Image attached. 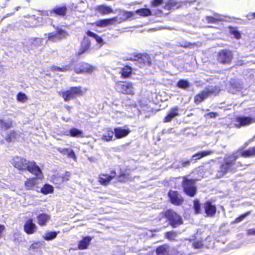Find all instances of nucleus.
<instances>
[{
	"label": "nucleus",
	"mask_w": 255,
	"mask_h": 255,
	"mask_svg": "<svg viewBox=\"0 0 255 255\" xmlns=\"http://www.w3.org/2000/svg\"><path fill=\"white\" fill-rule=\"evenodd\" d=\"M12 164L19 170H27L32 174L37 176L38 178L41 177L40 169L33 161H28L24 158L17 156L13 158Z\"/></svg>",
	"instance_id": "f257e3e1"
},
{
	"label": "nucleus",
	"mask_w": 255,
	"mask_h": 255,
	"mask_svg": "<svg viewBox=\"0 0 255 255\" xmlns=\"http://www.w3.org/2000/svg\"><path fill=\"white\" fill-rule=\"evenodd\" d=\"M161 217H165L169 222V224L173 227L176 228L183 223L180 216L171 210H168L164 213L160 214Z\"/></svg>",
	"instance_id": "f03ea898"
},
{
	"label": "nucleus",
	"mask_w": 255,
	"mask_h": 255,
	"mask_svg": "<svg viewBox=\"0 0 255 255\" xmlns=\"http://www.w3.org/2000/svg\"><path fill=\"white\" fill-rule=\"evenodd\" d=\"M127 60L136 62V64L141 67L143 65H149L150 60L149 55L147 54H134L127 57Z\"/></svg>",
	"instance_id": "7ed1b4c3"
},
{
	"label": "nucleus",
	"mask_w": 255,
	"mask_h": 255,
	"mask_svg": "<svg viewBox=\"0 0 255 255\" xmlns=\"http://www.w3.org/2000/svg\"><path fill=\"white\" fill-rule=\"evenodd\" d=\"M233 59V54L229 50L224 49L220 51L217 55V60L223 64H229Z\"/></svg>",
	"instance_id": "20e7f679"
},
{
	"label": "nucleus",
	"mask_w": 255,
	"mask_h": 255,
	"mask_svg": "<svg viewBox=\"0 0 255 255\" xmlns=\"http://www.w3.org/2000/svg\"><path fill=\"white\" fill-rule=\"evenodd\" d=\"M219 90L216 87H211L206 89L194 97V101L196 104L202 102L205 99L211 95H216Z\"/></svg>",
	"instance_id": "39448f33"
},
{
	"label": "nucleus",
	"mask_w": 255,
	"mask_h": 255,
	"mask_svg": "<svg viewBox=\"0 0 255 255\" xmlns=\"http://www.w3.org/2000/svg\"><path fill=\"white\" fill-rule=\"evenodd\" d=\"M195 182V180L188 179L186 177L183 178V187L184 191L188 195L191 197L194 196L196 193Z\"/></svg>",
	"instance_id": "423d86ee"
},
{
	"label": "nucleus",
	"mask_w": 255,
	"mask_h": 255,
	"mask_svg": "<svg viewBox=\"0 0 255 255\" xmlns=\"http://www.w3.org/2000/svg\"><path fill=\"white\" fill-rule=\"evenodd\" d=\"M117 89L124 94L133 95L134 89L130 83L120 82L117 84Z\"/></svg>",
	"instance_id": "0eeeda50"
},
{
	"label": "nucleus",
	"mask_w": 255,
	"mask_h": 255,
	"mask_svg": "<svg viewBox=\"0 0 255 255\" xmlns=\"http://www.w3.org/2000/svg\"><path fill=\"white\" fill-rule=\"evenodd\" d=\"M48 40L52 42H56L59 40L66 38L68 35L66 31L61 29H57L56 33L53 34L52 33L47 34Z\"/></svg>",
	"instance_id": "6e6552de"
},
{
	"label": "nucleus",
	"mask_w": 255,
	"mask_h": 255,
	"mask_svg": "<svg viewBox=\"0 0 255 255\" xmlns=\"http://www.w3.org/2000/svg\"><path fill=\"white\" fill-rule=\"evenodd\" d=\"M255 122V119L251 117H242L237 118L235 125L238 128L249 125Z\"/></svg>",
	"instance_id": "1a4fd4ad"
},
{
	"label": "nucleus",
	"mask_w": 255,
	"mask_h": 255,
	"mask_svg": "<svg viewBox=\"0 0 255 255\" xmlns=\"http://www.w3.org/2000/svg\"><path fill=\"white\" fill-rule=\"evenodd\" d=\"M168 196L171 202L175 205H180L183 202V199L181 195L177 191H170L168 193Z\"/></svg>",
	"instance_id": "9d476101"
},
{
	"label": "nucleus",
	"mask_w": 255,
	"mask_h": 255,
	"mask_svg": "<svg viewBox=\"0 0 255 255\" xmlns=\"http://www.w3.org/2000/svg\"><path fill=\"white\" fill-rule=\"evenodd\" d=\"M234 160H235V159L233 160L227 161L225 164H223L221 166L220 169L217 173V177L220 178L225 174V173L234 165Z\"/></svg>",
	"instance_id": "9b49d317"
},
{
	"label": "nucleus",
	"mask_w": 255,
	"mask_h": 255,
	"mask_svg": "<svg viewBox=\"0 0 255 255\" xmlns=\"http://www.w3.org/2000/svg\"><path fill=\"white\" fill-rule=\"evenodd\" d=\"M37 229V226L33 223L32 219H29L25 222L24 226V231L27 234H33Z\"/></svg>",
	"instance_id": "f8f14e48"
},
{
	"label": "nucleus",
	"mask_w": 255,
	"mask_h": 255,
	"mask_svg": "<svg viewBox=\"0 0 255 255\" xmlns=\"http://www.w3.org/2000/svg\"><path fill=\"white\" fill-rule=\"evenodd\" d=\"M116 173L115 171H113L111 175L101 174L99 178V182L103 185H107L116 176Z\"/></svg>",
	"instance_id": "ddd939ff"
},
{
	"label": "nucleus",
	"mask_w": 255,
	"mask_h": 255,
	"mask_svg": "<svg viewBox=\"0 0 255 255\" xmlns=\"http://www.w3.org/2000/svg\"><path fill=\"white\" fill-rule=\"evenodd\" d=\"M130 131L128 128H117L114 129L115 135L117 138H121L126 136L129 133Z\"/></svg>",
	"instance_id": "4468645a"
},
{
	"label": "nucleus",
	"mask_w": 255,
	"mask_h": 255,
	"mask_svg": "<svg viewBox=\"0 0 255 255\" xmlns=\"http://www.w3.org/2000/svg\"><path fill=\"white\" fill-rule=\"evenodd\" d=\"M93 237L91 236L83 237L78 243V249L81 250L87 249Z\"/></svg>",
	"instance_id": "2eb2a0df"
},
{
	"label": "nucleus",
	"mask_w": 255,
	"mask_h": 255,
	"mask_svg": "<svg viewBox=\"0 0 255 255\" xmlns=\"http://www.w3.org/2000/svg\"><path fill=\"white\" fill-rule=\"evenodd\" d=\"M38 179L37 178H29L27 179L24 182L25 188L27 190H33L37 187Z\"/></svg>",
	"instance_id": "dca6fc26"
},
{
	"label": "nucleus",
	"mask_w": 255,
	"mask_h": 255,
	"mask_svg": "<svg viewBox=\"0 0 255 255\" xmlns=\"http://www.w3.org/2000/svg\"><path fill=\"white\" fill-rule=\"evenodd\" d=\"M94 70V68L87 63L83 64L81 68H75V72L76 73H91Z\"/></svg>",
	"instance_id": "f3484780"
},
{
	"label": "nucleus",
	"mask_w": 255,
	"mask_h": 255,
	"mask_svg": "<svg viewBox=\"0 0 255 255\" xmlns=\"http://www.w3.org/2000/svg\"><path fill=\"white\" fill-rule=\"evenodd\" d=\"M117 21H118V18L115 17L111 19H105L99 20L97 22V25L99 26L104 27L109 25H113Z\"/></svg>",
	"instance_id": "a211bd4d"
},
{
	"label": "nucleus",
	"mask_w": 255,
	"mask_h": 255,
	"mask_svg": "<svg viewBox=\"0 0 255 255\" xmlns=\"http://www.w3.org/2000/svg\"><path fill=\"white\" fill-rule=\"evenodd\" d=\"M204 207L205 212L208 215L212 216L216 213V208L215 206L209 201H207L204 204Z\"/></svg>",
	"instance_id": "6ab92c4d"
},
{
	"label": "nucleus",
	"mask_w": 255,
	"mask_h": 255,
	"mask_svg": "<svg viewBox=\"0 0 255 255\" xmlns=\"http://www.w3.org/2000/svg\"><path fill=\"white\" fill-rule=\"evenodd\" d=\"M90 39L88 37H84L82 42L81 47L78 52V54L81 55L86 52L90 47Z\"/></svg>",
	"instance_id": "aec40b11"
},
{
	"label": "nucleus",
	"mask_w": 255,
	"mask_h": 255,
	"mask_svg": "<svg viewBox=\"0 0 255 255\" xmlns=\"http://www.w3.org/2000/svg\"><path fill=\"white\" fill-rule=\"evenodd\" d=\"M179 109L178 107L174 108L170 111L168 114L166 116L164 119V122H170L172 120L179 115L178 114Z\"/></svg>",
	"instance_id": "412c9836"
},
{
	"label": "nucleus",
	"mask_w": 255,
	"mask_h": 255,
	"mask_svg": "<svg viewBox=\"0 0 255 255\" xmlns=\"http://www.w3.org/2000/svg\"><path fill=\"white\" fill-rule=\"evenodd\" d=\"M157 255H168L170 253V247L167 244L159 246L156 250Z\"/></svg>",
	"instance_id": "4be33fe9"
},
{
	"label": "nucleus",
	"mask_w": 255,
	"mask_h": 255,
	"mask_svg": "<svg viewBox=\"0 0 255 255\" xmlns=\"http://www.w3.org/2000/svg\"><path fill=\"white\" fill-rule=\"evenodd\" d=\"M57 149L60 153L64 155H67L68 157L72 158L74 160L76 158V155L73 150L61 147H57Z\"/></svg>",
	"instance_id": "5701e85b"
},
{
	"label": "nucleus",
	"mask_w": 255,
	"mask_h": 255,
	"mask_svg": "<svg viewBox=\"0 0 255 255\" xmlns=\"http://www.w3.org/2000/svg\"><path fill=\"white\" fill-rule=\"evenodd\" d=\"M50 217L46 214H41L37 216L38 224L40 226L46 225L47 221L50 220Z\"/></svg>",
	"instance_id": "b1692460"
},
{
	"label": "nucleus",
	"mask_w": 255,
	"mask_h": 255,
	"mask_svg": "<svg viewBox=\"0 0 255 255\" xmlns=\"http://www.w3.org/2000/svg\"><path fill=\"white\" fill-rule=\"evenodd\" d=\"M97 10L98 12L103 14H107L113 12L112 8L109 6L101 5L98 7Z\"/></svg>",
	"instance_id": "393cba45"
},
{
	"label": "nucleus",
	"mask_w": 255,
	"mask_h": 255,
	"mask_svg": "<svg viewBox=\"0 0 255 255\" xmlns=\"http://www.w3.org/2000/svg\"><path fill=\"white\" fill-rule=\"evenodd\" d=\"M120 15L121 16L118 20L119 22H121L123 21L126 20L128 18H129L134 15L133 12L122 11L120 13Z\"/></svg>",
	"instance_id": "a878e982"
},
{
	"label": "nucleus",
	"mask_w": 255,
	"mask_h": 255,
	"mask_svg": "<svg viewBox=\"0 0 255 255\" xmlns=\"http://www.w3.org/2000/svg\"><path fill=\"white\" fill-rule=\"evenodd\" d=\"M213 153V151L212 150H207V151H203L201 152H199L197 153L194 154L192 158L194 160H197L201 158L202 157L211 155Z\"/></svg>",
	"instance_id": "bb28decb"
},
{
	"label": "nucleus",
	"mask_w": 255,
	"mask_h": 255,
	"mask_svg": "<svg viewBox=\"0 0 255 255\" xmlns=\"http://www.w3.org/2000/svg\"><path fill=\"white\" fill-rule=\"evenodd\" d=\"M60 16H64L67 12V7L65 6L55 7L51 11Z\"/></svg>",
	"instance_id": "cd10ccee"
},
{
	"label": "nucleus",
	"mask_w": 255,
	"mask_h": 255,
	"mask_svg": "<svg viewBox=\"0 0 255 255\" xmlns=\"http://www.w3.org/2000/svg\"><path fill=\"white\" fill-rule=\"evenodd\" d=\"M214 15L216 16L215 17L209 16H206V19L209 23H215L218 21L225 20V19L221 17V16L219 14L215 13Z\"/></svg>",
	"instance_id": "c85d7f7f"
},
{
	"label": "nucleus",
	"mask_w": 255,
	"mask_h": 255,
	"mask_svg": "<svg viewBox=\"0 0 255 255\" xmlns=\"http://www.w3.org/2000/svg\"><path fill=\"white\" fill-rule=\"evenodd\" d=\"M58 233L59 232H56L48 231L46 232L44 235H42V238L46 241H50L55 239Z\"/></svg>",
	"instance_id": "c756f323"
},
{
	"label": "nucleus",
	"mask_w": 255,
	"mask_h": 255,
	"mask_svg": "<svg viewBox=\"0 0 255 255\" xmlns=\"http://www.w3.org/2000/svg\"><path fill=\"white\" fill-rule=\"evenodd\" d=\"M41 192L44 194H48L53 193L54 189L53 187L48 184H45L41 188Z\"/></svg>",
	"instance_id": "7c9ffc66"
},
{
	"label": "nucleus",
	"mask_w": 255,
	"mask_h": 255,
	"mask_svg": "<svg viewBox=\"0 0 255 255\" xmlns=\"http://www.w3.org/2000/svg\"><path fill=\"white\" fill-rule=\"evenodd\" d=\"M131 70L132 69L130 67L126 66L122 69L120 73L123 77L128 78L131 75Z\"/></svg>",
	"instance_id": "2f4dec72"
},
{
	"label": "nucleus",
	"mask_w": 255,
	"mask_h": 255,
	"mask_svg": "<svg viewBox=\"0 0 255 255\" xmlns=\"http://www.w3.org/2000/svg\"><path fill=\"white\" fill-rule=\"evenodd\" d=\"M165 237L170 241H175L178 233L174 231L167 232L164 233Z\"/></svg>",
	"instance_id": "473e14b6"
},
{
	"label": "nucleus",
	"mask_w": 255,
	"mask_h": 255,
	"mask_svg": "<svg viewBox=\"0 0 255 255\" xmlns=\"http://www.w3.org/2000/svg\"><path fill=\"white\" fill-rule=\"evenodd\" d=\"M114 134L115 132L111 129H109L107 130V133L103 135L102 138L106 141H111L112 140Z\"/></svg>",
	"instance_id": "72a5a7b5"
},
{
	"label": "nucleus",
	"mask_w": 255,
	"mask_h": 255,
	"mask_svg": "<svg viewBox=\"0 0 255 255\" xmlns=\"http://www.w3.org/2000/svg\"><path fill=\"white\" fill-rule=\"evenodd\" d=\"M242 155L244 157H250L255 155V146L249 148L248 150L242 152Z\"/></svg>",
	"instance_id": "f704fd0d"
},
{
	"label": "nucleus",
	"mask_w": 255,
	"mask_h": 255,
	"mask_svg": "<svg viewBox=\"0 0 255 255\" xmlns=\"http://www.w3.org/2000/svg\"><path fill=\"white\" fill-rule=\"evenodd\" d=\"M62 95L65 101H68L75 98L70 90L63 92Z\"/></svg>",
	"instance_id": "c9c22d12"
},
{
	"label": "nucleus",
	"mask_w": 255,
	"mask_h": 255,
	"mask_svg": "<svg viewBox=\"0 0 255 255\" xmlns=\"http://www.w3.org/2000/svg\"><path fill=\"white\" fill-rule=\"evenodd\" d=\"M70 134L72 136L83 137V131L75 128H73L70 130Z\"/></svg>",
	"instance_id": "e433bc0d"
},
{
	"label": "nucleus",
	"mask_w": 255,
	"mask_h": 255,
	"mask_svg": "<svg viewBox=\"0 0 255 255\" xmlns=\"http://www.w3.org/2000/svg\"><path fill=\"white\" fill-rule=\"evenodd\" d=\"M136 13L141 16H148L151 14V11L149 9L142 8L136 11Z\"/></svg>",
	"instance_id": "4c0bfd02"
},
{
	"label": "nucleus",
	"mask_w": 255,
	"mask_h": 255,
	"mask_svg": "<svg viewBox=\"0 0 255 255\" xmlns=\"http://www.w3.org/2000/svg\"><path fill=\"white\" fill-rule=\"evenodd\" d=\"M70 90L71 91L75 97L77 96L82 95L83 94V91H82L81 87H72Z\"/></svg>",
	"instance_id": "58836bf2"
},
{
	"label": "nucleus",
	"mask_w": 255,
	"mask_h": 255,
	"mask_svg": "<svg viewBox=\"0 0 255 255\" xmlns=\"http://www.w3.org/2000/svg\"><path fill=\"white\" fill-rule=\"evenodd\" d=\"M87 35L89 36L92 37L94 38L95 40L98 43H102L103 42L102 38L99 36V35H97L96 34L93 33V32H91L90 31H88L87 32Z\"/></svg>",
	"instance_id": "ea45409f"
},
{
	"label": "nucleus",
	"mask_w": 255,
	"mask_h": 255,
	"mask_svg": "<svg viewBox=\"0 0 255 255\" xmlns=\"http://www.w3.org/2000/svg\"><path fill=\"white\" fill-rule=\"evenodd\" d=\"M43 39L39 38H35L32 39L31 42L32 46L34 47H39L43 45Z\"/></svg>",
	"instance_id": "a19ab883"
},
{
	"label": "nucleus",
	"mask_w": 255,
	"mask_h": 255,
	"mask_svg": "<svg viewBox=\"0 0 255 255\" xmlns=\"http://www.w3.org/2000/svg\"><path fill=\"white\" fill-rule=\"evenodd\" d=\"M11 122H6L4 121L0 120V128L1 129H7L11 127Z\"/></svg>",
	"instance_id": "79ce46f5"
},
{
	"label": "nucleus",
	"mask_w": 255,
	"mask_h": 255,
	"mask_svg": "<svg viewBox=\"0 0 255 255\" xmlns=\"http://www.w3.org/2000/svg\"><path fill=\"white\" fill-rule=\"evenodd\" d=\"M189 83L186 80H181L177 83V86L181 88H187L189 87Z\"/></svg>",
	"instance_id": "37998d69"
},
{
	"label": "nucleus",
	"mask_w": 255,
	"mask_h": 255,
	"mask_svg": "<svg viewBox=\"0 0 255 255\" xmlns=\"http://www.w3.org/2000/svg\"><path fill=\"white\" fill-rule=\"evenodd\" d=\"M27 96L23 93H19L17 95V100L20 102H25L27 100Z\"/></svg>",
	"instance_id": "c03bdc74"
},
{
	"label": "nucleus",
	"mask_w": 255,
	"mask_h": 255,
	"mask_svg": "<svg viewBox=\"0 0 255 255\" xmlns=\"http://www.w3.org/2000/svg\"><path fill=\"white\" fill-rule=\"evenodd\" d=\"M194 207L196 213L200 212V204L198 200H195L194 201Z\"/></svg>",
	"instance_id": "a18cd8bd"
},
{
	"label": "nucleus",
	"mask_w": 255,
	"mask_h": 255,
	"mask_svg": "<svg viewBox=\"0 0 255 255\" xmlns=\"http://www.w3.org/2000/svg\"><path fill=\"white\" fill-rule=\"evenodd\" d=\"M129 179L128 175L122 174L118 177V180L120 182H124Z\"/></svg>",
	"instance_id": "49530a36"
},
{
	"label": "nucleus",
	"mask_w": 255,
	"mask_h": 255,
	"mask_svg": "<svg viewBox=\"0 0 255 255\" xmlns=\"http://www.w3.org/2000/svg\"><path fill=\"white\" fill-rule=\"evenodd\" d=\"M163 1V0H153L151 4L154 7L158 6L162 3Z\"/></svg>",
	"instance_id": "de8ad7c7"
},
{
	"label": "nucleus",
	"mask_w": 255,
	"mask_h": 255,
	"mask_svg": "<svg viewBox=\"0 0 255 255\" xmlns=\"http://www.w3.org/2000/svg\"><path fill=\"white\" fill-rule=\"evenodd\" d=\"M231 86L233 89H235L236 90V91H240L242 88V85L239 83L234 84L231 83Z\"/></svg>",
	"instance_id": "09e8293b"
},
{
	"label": "nucleus",
	"mask_w": 255,
	"mask_h": 255,
	"mask_svg": "<svg viewBox=\"0 0 255 255\" xmlns=\"http://www.w3.org/2000/svg\"><path fill=\"white\" fill-rule=\"evenodd\" d=\"M68 69H69V68L67 66L64 67L63 68H59V67H53L52 68V71H56L57 70V71H66Z\"/></svg>",
	"instance_id": "8fccbe9b"
},
{
	"label": "nucleus",
	"mask_w": 255,
	"mask_h": 255,
	"mask_svg": "<svg viewBox=\"0 0 255 255\" xmlns=\"http://www.w3.org/2000/svg\"><path fill=\"white\" fill-rule=\"evenodd\" d=\"M195 45V44H193V43L186 42L183 44H181L180 46L184 48H187V47L191 48V47H193Z\"/></svg>",
	"instance_id": "3c124183"
},
{
	"label": "nucleus",
	"mask_w": 255,
	"mask_h": 255,
	"mask_svg": "<svg viewBox=\"0 0 255 255\" xmlns=\"http://www.w3.org/2000/svg\"><path fill=\"white\" fill-rule=\"evenodd\" d=\"M70 176V173L69 172H66L64 175H62L61 178L62 179V181L68 180L69 177Z\"/></svg>",
	"instance_id": "603ef678"
},
{
	"label": "nucleus",
	"mask_w": 255,
	"mask_h": 255,
	"mask_svg": "<svg viewBox=\"0 0 255 255\" xmlns=\"http://www.w3.org/2000/svg\"><path fill=\"white\" fill-rule=\"evenodd\" d=\"M250 212H247L246 213L244 214H243L241 216H240L239 217L237 218L236 219V222H240L242 220H243L247 215H248L249 214H250Z\"/></svg>",
	"instance_id": "864d4df0"
},
{
	"label": "nucleus",
	"mask_w": 255,
	"mask_h": 255,
	"mask_svg": "<svg viewBox=\"0 0 255 255\" xmlns=\"http://www.w3.org/2000/svg\"><path fill=\"white\" fill-rule=\"evenodd\" d=\"M181 164L183 167H186V166L189 165L190 161L182 160L181 161Z\"/></svg>",
	"instance_id": "5fc2aeb1"
},
{
	"label": "nucleus",
	"mask_w": 255,
	"mask_h": 255,
	"mask_svg": "<svg viewBox=\"0 0 255 255\" xmlns=\"http://www.w3.org/2000/svg\"><path fill=\"white\" fill-rule=\"evenodd\" d=\"M193 246L194 248L198 249V248H201L202 247V245L201 242H195V243H193Z\"/></svg>",
	"instance_id": "6e6d98bb"
},
{
	"label": "nucleus",
	"mask_w": 255,
	"mask_h": 255,
	"mask_svg": "<svg viewBox=\"0 0 255 255\" xmlns=\"http://www.w3.org/2000/svg\"><path fill=\"white\" fill-rule=\"evenodd\" d=\"M15 132L14 131H12L10 132V136L11 137H10L9 138H7L6 139L8 141H10L12 140V138H15Z\"/></svg>",
	"instance_id": "4d7b16f0"
},
{
	"label": "nucleus",
	"mask_w": 255,
	"mask_h": 255,
	"mask_svg": "<svg viewBox=\"0 0 255 255\" xmlns=\"http://www.w3.org/2000/svg\"><path fill=\"white\" fill-rule=\"evenodd\" d=\"M218 114L217 113H209L207 114V116L210 117L211 118H215L218 116Z\"/></svg>",
	"instance_id": "13d9d810"
},
{
	"label": "nucleus",
	"mask_w": 255,
	"mask_h": 255,
	"mask_svg": "<svg viewBox=\"0 0 255 255\" xmlns=\"http://www.w3.org/2000/svg\"><path fill=\"white\" fill-rule=\"evenodd\" d=\"M5 229V227L4 225H0V238L2 236V233Z\"/></svg>",
	"instance_id": "bf43d9fd"
},
{
	"label": "nucleus",
	"mask_w": 255,
	"mask_h": 255,
	"mask_svg": "<svg viewBox=\"0 0 255 255\" xmlns=\"http://www.w3.org/2000/svg\"><path fill=\"white\" fill-rule=\"evenodd\" d=\"M38 245V243H34V244H32V245H31V246H30L29 247V249H35L36 248H38V246L37 245Z\"/></svg>",
	"instance_id": "052dcab7"
},
{
	"label": "nucleus",
	"mask_w": 255,
	"mask_h": 255,
	"mask_svg": "<svg viewBox=\"0 0 255 255\" xmlns=\"http://www.w3.org/2000/svg\"><path fill=\"white\" fill-rule=\"evenodd\" d=\"M235 36L236 38L239 39L241 37V34L240 33L236 32L235 33Z\"/></svg>",
	"instance_id": "680f3d73"
},
{
	"label": "nucleus",
	"mask_w": 255,
	"mask_h": 255,
	"mask_svg": "<svg viewBox=\"0 0 255 255\" xmlns=\"http://www.w3.org/2000/svg\"><path fill=\"white\" fill-rule=\"evenodd\" d=\"M249 234H255V229H250L248 231Z\"/></svg>",
	"instance_id": "e2e57ef3"
},
{
	"label": "nucleus",
	"mask_w": 255,
	"mask_h": 255,
	"mask_svg": "<svg viewBox=\"0 0 255 255\" xmlns=\"http://www.w3.org/2000/svg\"><path fill=\"white\" fill-rule=\"evenodd\" d=\"M251 16L255 18V12L253 13Z\"/></svg>",
	"instance_id": "0e129e2a"
},
{
	"label": "nucleus",
	"mask_w": 255,
	"mask_h": 255,
	"mask_svg": "<svg viewBox=\"0 0 255 255\" xmlns=\"http://www.w3.org/2000/svg\"><path fill=\"white\" fill-rule=\"evenodd\" d=\"M66 108L67 109V110H68V111H70V108H70V107H69V106H67V107H66Z\"/></svg>",
	"instance_id": "69168bd1"
},
{
	"label": "nucleus",
	"mask_w": 255,
	"mask_h": 255,
	"mask_svg": "<svg viewBox=\"0 0 255 255\" xmlns=\"http://www.w3.org/2000/svg\"><path fill=\"white\" fill-rule=\"evenodd\" d=\"M230 90L232 92L234 93L235 91L234 90L232 91L231 89H230Z\"/></svg>",
	"instance_id": "338daca9"
},
{
	"label": "nucleus",
	"mask_w": 255,
	"mask_h": 255,
	"mask_svg": "<svg viewBox=\"0 0 255 255\" xmlns=\"http://www.w3.org/2000/svg\"><path fill=\"white\" fill-rule=\"evenodd\" d=\"M46 14L47 15H48V13L47 12H46Z\"/></svg>",
	"instance_id": "774afa93"
}]
</instances>
